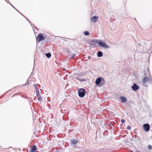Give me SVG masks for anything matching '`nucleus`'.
<instances>
[{
  "mask_svg": "<svg viewBox=\"0 0 152 152\" xmlns=\"http://www.w3.org/2000/svg\"><path fill=\"white\" fill-rule=\"evenodd\" d=\"M28 83H29V82H28V83H26L25 84V85L26 86V85L28 84Z\"/></svg>",
  "mask_w": 152,
  "mask_h": 152,
  "instance_id": "nucleus-20",
  "label": "nucleus"
},
{
  "mask_svg": "<svg viewBox=\"0 0 152 152\" xmlns=\"http://www.w3.org/2000/svg\"><path fill=\"white\" fill-rule=\"evenodd\" d=\"M120 98L121 99V101L122 102H124V103L125 102L127 101V99L124 96H121L120 97Z\"/></svg>",
  "mask_w": 152,
  "mask_h": 152,
  "instance_id": "nucleus-8",
  "label": "nucleus"
},
{
  "mask_svg": "<svg viewBox=\"0 0 152 152\" xmlns=\"http://www.w3.org/2000/svg\"><path fill=\"white\" fill-rule=\"evenodd\" d=\"M144 130L146 132H148L150 129V125L147 124H145L143 125Z\"/></svg>",
  "mask_w": 152,
  "mask_h": 152,
  "instance_id": "nucleus-5",
  "label": "nucleus"
},
{
  "mask_svg": "<svg viewBox=\"0 0 152 152\" xmlns=\"http://www.w3.org/2000/svg\"><path fill=\"white\" fill-rule=\"evenodd\" d=\"M91 57L90 56H89L88 57V59H90V58Z\"/></svg>",
  "mask_w": 152,
  "mask_h": 152,
  "instance_id": "nucleus-21",
  "label": "nucleus"
},
{
  "mask_svg": "<svg viewBox=\"0 0 152 152\" xmlns=\"http://www.w3.org/2000/svg\"><path fill=\"white\" fill-rule=\"evenodd\" d=\"M121 122L122 123H124L125 122V120L124 119H121Z\"/></svg>",
  "mask_w": 152,
  "mask_h": 152,
  "instance_id": "nucleus-17",
  "label": "nucleus"
},
{
  "mask_svg": "<svg viewBox=\"0 0 152 152\" xmlns=\"http://www.w3.org/2000/svg\"><path fill=\"white\" fill-rule=\"evenodd\" d=\"M84 34L86 36H88V35H89V33L87 31H86L84 32Z\"/></svg>",
  "mask_w": 152,
  "mask_h": 152,
  "instance_id": "nucleus-14",
  "label": "nucleus"
},
{
  "mask_svg": "<svg viewBox=\"0 0 152 152\" xmlns=\"http://www.w3.org/2000/svg\"><path fill=\"white\" fill-rule=\"evenodd\" d=\"M86 91L83 88H80L78 90V95L80 97H83L85 95Z\"/></svg>",
  "mask_w": 152,
  "mask_h": 152,
  "instance_id": "nucleus-1",
  "label": "nucleus"
},
{
  "mask_svg": "<svg viewBox=\"0 0 152 152\" xmlns=\"http://www.w3.org/2000/svg\"><path fill=\"white\" fill-rule=\"evenodd\" d=\"M98 18V17L95 16L93 17L91 19L92 21L94 22H96L97 21Z\"/></svg>",
  "mask_w": 152,
  "mask_h": 152,
  "instance_id": "nucleus-9",
  "label": "nucleus"
},
{
  "mask_svg": "<svg viewBox=\"0 0 152 152\" xmlns=\"http://www.w3.org/2000/svg\"><path fill=\"white\" fill-rule=\"evenodd\" d=\"M44 37L43 36V35L42 34H39L36 38V40L38 42L43 40L45 39Z\"/></svg>",
  "mask_w": 152,
  "mask_h": 152,
  "instance_id": "nucleus-4",
  "label": "nucleus"
},
{
  "mask_svg": "<svg viewBox=\"0 0 152 152\" xmlns=\"http://www.w3.org/2000/svg\"><path fill=\"white\" fill-rule=\"evenodd\" d=\"M40 96L39 97H38V99L39 100H41V98H40Z\"/></svg>",
  "mask_w": 152,
  "mask_h": 152,
  "instance_id": "nucleus-19",
  "label": "nucleus"
},
{
  "mask_svg": "<svg viewBox=\"0 0 152 152\" xmlns=\"http://www.w3.org/2000/svg\"><path fill=\"white\" fill-rule=\"evenodd\" d=\"M102 56V52L101 51H99L98 53V57H101Z\"/></svg>",
  "mask_w": 152,
  "mask_h": 152,
  "instance_id": "nucleus-11",
  "label": "nucleus"
},
{
  "mask_svg": "<svg viewBox=\"0 0 152 152\" xmlns=\"http://www.w3.org/2000/svg\"><path fill=\"white\" fill-rule=\"evenodd\" d=\"M130 152H133V151H130Z\"/></svg>",
  "mask_w": 152,
  "mask_h": 152,
  "instance_id": "nucleus-22",
  "label": "nucleus"
},
{
  "mask_svg": "<svg viewBox=\"0 0 152 152\" xmlns=\"http://www.w3.org/2000/svg\"><path fill=\"white\" fill-rule=\"evenodd\" d=\"M148 148L149 149H151L152 148V146L151 145H149L148 146Z\"/></svg>",
  "mask_w": 152,
  "mask_h": 152,
  "instance_id": "nucleus-16",
  "label": "nucleus"
},
{
  "mask_svg": "<svg viewBox=\"0 0 152 152\" xmlns=\"http://www.w3.org/2000/svg\"><path fill=\"white\" fill-rule=\"evenodd\" d=\"M71 142L72 144H74V145L76 144L77 142V141L75 140H72Z\"/></svg>",
  "mask_w": 152,
  "mask_h": 152,
  "instance_id": "nucleus-12",
  "label": "nucleus"
},
{
  "mask_svg": "<svg viewBox=\"0 0 152 152\" xmlns=\"http://www.w3.org/2000/svg\"><path fill=\"white\" fill-rule=\"evenodd\" d=\"M131 127L130 126H127V129H128L129 130L131 129Z\"/></svg>",
  "mask_w": 152,
  "mask_h": 152,
  "instance_id": "nucleus-18",
  "label": "nucleus"
},
{
  "mask_svg": "<svg viewBox=\"0 0 152 152\" xmlns=\"http://www.w3.org/2000/svg\"><path fill=\"white\" fill-rule=\"evenodd\" d=\"M132 88L133 90L136 91L139 89V87L136 84L134 83L133 85L132 86Z\"/></svg>",
  "mask_w": 152,
  "mask_h": 152,
  "instance_id": "nucleus-7",
  "label": "nucleus"
},
{
  "mask_svg": "<svg viewBox=\"0 0 152 152\" xmlns=\"http://www.w3.org/2000/svg\"><path fill=\"white\" fill-rule=\"evenodd\" d=\"M96 42H98V44L101 46L105 48H109V47L104 42H102L100 40L96 41Z\"/></svg>",
  "mask_w": 152,
  "mask_h": 152,
  "instance_id": "nucleus-3",
  "label": "nucleus"
},
{
  "mask_svg": "<svg viewBox=\"0 0 152 152\" xmlns=\"http://www.w3.org/2000/svg\"><path fill=\"white\" fill-rule=\"evenodd\" d=\"M31 151L33 152L35 151L36 150V147L35 145H34L31 148Z\"/></svg>",
  "mask_w": 152,
  "mask_h": 152,
  "instance_id": "nucleus-10",
  "label": "nucleus"
},
{
  "mask_svg": "<svg viewBox=\"0 0 152 152\" xmlns=\"http://www.w3.org/2000/svg\"><path fill=\"white\" fill-rule=\"evenodd\" d=\"M46 56H47L48 58H50L51 56V54L50 53H48L46 54Z\"/></svg>",
  "mask_w": 152,
  "mask_h": 152,
  "instance_id": "nucleus-13",
  "label": "nucleus"
},
{
  "mask_svg": "<svg viewBox=\"0 0 152 152\" xmlns=\"http://www.w3.org/2000/svg\"><path fill=\"white\" fill-rule=\"evenodd\" d=\"M142 82L144 85L148 86L150 82V79L148 77H145L142 80Z\"/></svg>",
  "mask_w": 152,
  "mask_h": 152,
  "instance_id": "nucleus-2",
  "label": "nucleus"
},
{
  "mask_svg": "<svg viewBox=\"0 0 152 152\" xmlns=\"http://www.w3.org/2000/svg\"><path fill=\"white\" fill-rule=\"evenodd\" d=\"M37 95L38 97H39L40 96V94H39V91L38 92H37Z\"/></svg>",
  "mask_w": 152,
  "mask_h": 152,
  "instance_id": "nucleus-15",
  "label": "nucleus"
},
{
  "mask_svg": "<svg viewBox=\"0 0 152 152\" xmlns=\"http://www.w3.org/2000/svg\"><path fill=\"white\" fill-rule=\"evenodd\" d=\"M104 80V79L102 77H99L97 78L95 81V83L98 86H99L100 85L99 84L101 83L102 80Z\"/></svg>",
  "mask_w": 152,
  "mask_h": 152,
  "instance_id": "nucleus-6",
  "label": "nucleus"
}]
</instances>
